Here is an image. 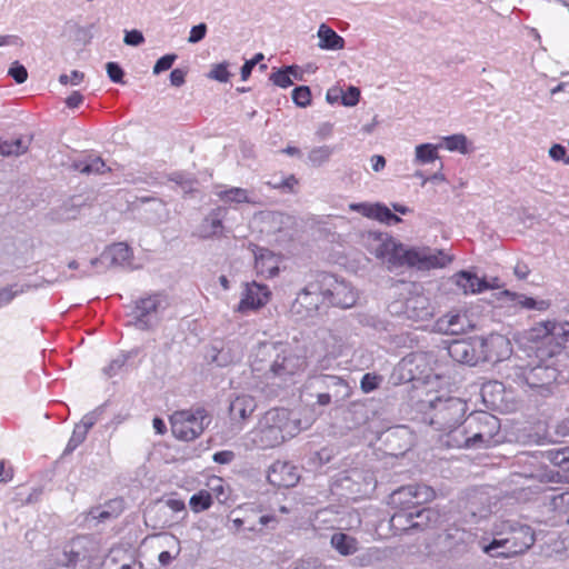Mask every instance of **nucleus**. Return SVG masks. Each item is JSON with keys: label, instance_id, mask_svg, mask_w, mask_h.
<instances>
[{"label": "nucleus", "instance_id": "5", "mask_svg": "<svg viewBox=\"0 0 569 569\" xmlns=\"http://www.w3.org/2000/svg\"><path fill=\"white\" fill-rule=\"evenodd\" d=\"M492 540L482 545L485 553L498 558H511L527 551L535 543L532 528L517 519L499 520L492 529Z\"/></svg>", "mask_w": 569, "mask_h": 569}, {"label": "nucleus", "instance_id": "54", "mask_svg": "<svg viewBox=\"0 0 569 569\" xmlns=\"http://www.w3.org/2000/svg\"><path fill=\"white\" fill-rule=\"evenodd\" d=\"M177 58L178 56L174 53L164 54L161 58H159L153 66V74H159L166 70H169L177 60Z\"/></svg>", "mask_w": 569, "mask_h": 569}, {"label": "nucleus", "instance_id": "2", "mask_svg": "<svg viewBox=\"0 0 569 569\" xmlns=\"http://www.w3.org/2000/svg\"><path fill=\"white\" fill-rule=\"evenodd\" d=\"M303 366L305 360L283 342H260L251 353V372L267 386L286 385Z\"/></svg>", "mask_w": 569, "mask_h": 569}, {"label": "nucleus", "instance_id": "8", "mask_svg": "<svg viewBox=\"0 0 569 569\" xmlns=\"http://www.w3.org/2000/svg\"><path fill=\"white\" fill-rule=\"evenodd\" d=\"M506 371L507 379L520 387H528L543 397L551 393L552 387L559 378V371L549 363L527 367L516 358L507 361Z\"/></svg>", "mask_w": 569, "mask_h": 569}, {"label": "nucleus", "instance_id": "57", "mask_svg": "<svg viewBox=\"0 0 569 569\" xmlns=\"http://www.w3.org/2000/svg\"><path fill=\"white\" fill-rule=\"evenodd\" d=\"M106 70L109 79L114 83H122L124 72L122 68L117 62H108L106 64Z\"/></svg>", "mask_w": 569, "mask_h": 569}, {"label": "nucleus", "instance_id": "3", "mask_svg": "<svg viewBox=\"0 0 569 569\" xmlns=\"http://www.w3.org/2000/svg\"><path fill=\"white\" fill-rule=\"evenodd\" d=\"M546 460L553 466L559 467L567 475H560L559 471L549 469L546 466L530 463L529 468H523L520 472H513L510 476V482L520 486L515 491V498L526 502L532 500L543 490V483H553L560 481L569 482V447L557 450H548L541 453Z\"/></svg>", "mask_w": 569, "mask_h": 569}, {"label": "nucleus", "instance_id": "53", "mask_svg": "<svg viewBox=\"0 0 569 569\" xmlns=\"http://www.w3.org/2000/svg\"><path fill=\"white\" fill-rule=\"evenodd\" d=\"M208 78L217 80L219 82H228L230 72L228 71V63L222 62L214 64L208 74Z\"/></svg>", "mask_w": 569, "mask_h": 569}, {"label": "nucleus", "instance_id": "29", "mask_svg": "<svg viewBox=\"0 0 569 569\" xmlns=\"http://www.w3.org/2000/svg\"><path fill=\"white\" fill-rule=\"evenodd\" d=\"M256 408L257 401L252 396L239 395L230 402V418L233 421H244L253 413Z\"/></svg>", "mask_w": 569, "mask_h": 569}, {"label": "nucleus", "instance_id": "20", "mask_svg": "<svg viewBox=\"0 0 569 569\" xmlns=\"http://www.w3.org/2000/svg\"><path fill=\"white\" fill-rule=\"evenodd\" d=\"M268 481L276 487L290 488L298 483V469L286 461L273 462L268 470Z\"/></svg>", "mask_w": 569, "mask_h": 569}, {"label": "nucleus", "instance_id": "60", "mask_svg": "<svg viewBox=\"0 0 569 569\" xmlns=\"http://www.w3.org/2000/svg\"><path fill=\"white\" fill-rule=\"evenodd\" d=\"M123 42L127 46L138 47L144 42V37L139 30H130L124 32Z\"/></svg>", "mask_w": 569, "mask_h": 569}, {"label": "nucleus", "instance_id": "61", "mask_svg": "<svg viewBox=\"0 0 569 569\" xmlns=\"http://www.w3.org/2000/svg\"><path fill=\"white\" fill-rule=\"evenodd\" d=\"M207 33V26L204 23H199L197 26H193L190 30L188 41L190 43H197L201 41Z\"/></svg>", "mask_w": 569, "mask_h": 569}, {"label": "nucleus", "instance_id": "17", "mask_svg": "<svg viewBox=\"0 0 569 569\" xmlns=\"http://www.w3.org/2000/svg\"><path fill=\"white\" fill-rule=\"evenodd\" d=\"M269 298L270 290L267 286L257 283L256 281L246 283L236 311L246 313L248 311L260 309L268 303Z\"/></svg>", "mask_w": 569, "mask_h": 569}, {"label": "nucleus", "instance_id": "40", "mask_svg": "<svg viewBox=\"0 0 569 569\" xmlns=\"http://www.w3.org/2000/svg\"><path fill=\"white\" fill-rule=\"evenodd\" d=\"M73 168L86 174H101L109 170L104 163V161L100 157H88L83 160L76 161L73 163Z\"/></svg>", "mask_w": 569, "mask_h": 569}, {"label": "nucleus", "instance_id": "41", "mask_svg": "<svg viewBox=\"0 0 569 569\" xmlns=\"http://www.w3.org/2000/svg\"><path fill=\"white\" fill-rule=\"evenodd\" d=\"M466 317L461 315H447L438 321V328L449 335H458L465 330Z\"/></svg>", "mask_w": 569, "mask_h": 569}, {"label": "nucleus", "instance_id": "64", "mask_svg": "<svg viewBox=\"0 0 569 569\" xmlns=\"http://www.w3.org/2000/svg\"><path fill=\"white\" fill-rule=\"evenodd\" d=\"M293 569H327V568L319 560L311 559V560H306V561L303 560V561L297 562L296 566L293 567Z\"/></svg>", "mask_w": 569, "mask_h": 569}, {"label": "nucleus", "instance_id": "25", "mask_svg": "<svg viewBox=\"0 0 569 569\" xmlns=\"http://www.w3.org/2000/svg\"><path fill=\"white\" fill-rule=\"evenodd\" d=\"M131 257V249L123 242L110 246L100 257L93 258L90 261L91 267L98 264L109 266H123Z\"/></svg>", "mask_w": 569, "mask_h": 569}, {"label": "nucleus", "instance_id": "45", "mask_svg": "<svg viewBox=\"0 0 569 569\" xmlns=\"http://www.w3.org/2000/svg\"><path fill=\"white\" fill-rule=\"evenodd\" d=\"M438 159L437 147L431 143H422L416 147V161L426 164Z\"/></svg>", "mask_w": 569, "mask_h": 569}, {"label": "nucleus", "instance_id": "18", "mask_svg": "<svg viewBox=\"0 0 569 569\" xmlns=\"http://www.w3.org/2000/svg\"><path fill=\"white\" fill-rule=\"evenodd\" d=\"M435 308L429 297L423 292L415 290L403 303V313L408 319L415 321L428 320L433 316Z\"/></svg>", "mask_w": 569, "mask_h": 569}, {"label": "nucleus", "instance_id": "55", "mask_svg": "<svg viewBox=\"0 0 569 569\" xmlns=\"http://www.w3.org/2000/svg\"><path fill=\"white\" fill-rule=\"evenodd\" d=\"M305 390H306V392H307L310 397H315V398H316V402H317V405H319V406L325 407V406L330 405V403L333 401V399H332V397L330 396V393H329V392H327L325 389H319V390H318V389H307V388L305 387Z\"/></svg>", "mask_w": 569, "mask_h": 569}, {"label": "nucleus", "instance_id": "9", "mask_svg": "<svg viewBox=\"0 0 569 569\" xmlns=\"http://www.w3.org/2000/svg\"><path fill=\"white\" fill-rule=\"evenodd\" d=\"M211 422V418L202 408L176 411L170 417L171 432L182 441L197 439Z\"/></svg>", "mask_w": 569, "mask_h": 569}, {"label": "nucleus", "instance_id": "38", "mask_svg": "<svg viewBox=\"0 0 569 569\" xmlns=\"http://www.w3.org/2000/svg\"><path fill=\"white\" fill-rule=\"evenodd\" d=\"M505 386L499 381H489L481 387V397L486 403L497 407L503 401Z\"/></svg>", "mask_w": 569, "mask_h": 569}, {"label": "nucleus", "instance_id": "63", "mask_svg": "<svg viewBox=\"0 0 569 569\" xmlns=\"http://www.w3.org/2000/svg\"><path fill=\"white\" fill-rule=\"evenodd\" d=\"M100 569H130L129 563L119 565L113 555H108L101 563Z\"/></svg>", "mask_w": 569, "mask_h": 569}, {"label": "nucleus", "instance_id": "11", "mask_svg": "<svg viewBox=\"0 0 569 569\" xmlns=\"http://www.w3.org/2000/svg\"><path fill=\"white\" fill-rule=\"evenodd\" d=\"M322 292L323 289L320 279L316 282L308 283L291 303V316L296 317L298 320H302L316 315L320 305L326 302Z\"/></svg>", "mask_w": 569, "mask_h": 569}, {"label": "nucleus", "instance_id": "36", "mask_svg": "<svg viewBox=\"0 0 569 569\" xmlns=\"http://www.w3.org/2000/svg\"><path fill=\"white\" fill-rule=\"evenodd\" d=\"M411 515L413 517L411 528L418 530L435 527L440 520L439 512L432 508H422L417 511H411Z\"/></svg>", "mask_w": 569, "mask_h": 569}, {"label": "nucleus", "instance_id": "7", "mask_svg": "<svg viewBox=\"0 0 569 569\" xmlns=\"http://www.w3.org/2000/svg\"><path fill=\"white\" fill-rule=\"evenodd\" d=\"M419 408L423 413V421L435 430L446 433V440L453 430L459 429L467 412V402L453 396H435L421 400Z\"/></svg>", "mask_w": 569, "mask_h": 569}, {"label": "nucleus", "instance_id": "62", "mask_svg": "<svg viewBox=\"0 0 569 569\" xmlns=\"http://www.w3.org/2000/svg\"><path fill=\"white\" fill-rule=\"evenodd\" d=\"M549 156L555 161H563L566 163L567 149L562 144L556 143L549 149Z\"/></svg>", "mask_w": 569, "mask_h": 569}, {"label": "nucleus", "instance_id": "52", "mask_svg": "<svg viewBox=\"0 0 569 569\" xmlns=\"http://www.w3.org/2000/svg\"><path fill=\"white\" fill-rule=\"evenodd\" d=\"M382 381V378L376 373H366L360 381V388L365 393L376 390Z\"/></svg>", "mask_w": 569, "mask_h": 569}, {"label": "nucleus", "instance_id": "46", "mask_svg": "<svg viewBox=\"0 0 569 569\" xmlns=\"http://www.w3.org/2000/svg\"><path fill=\"white\" fill-rule=\"evenodd\" d=\"M29 286L11 284L0 289V308L8 306L17 296L27 291Z\"/></svg>", "mask_w": 569, "mask_h": 569}, {"label": "nucleus", "instance_id": "42", "mask_svg": "<svg viewBox=\"0 0 569 569\" xmlns=\"http://www.w3.org/2000/svg\"><path fill=\"white\" fill-rule=\"evenodd\" d=\"M333 152L335 148L331 146L315 147L308 153V163L311 167H321L330 160Z\"/></svg>", "mask_w": 569, "mask_h": 569}, {"label": "nucleus", "instance_id": "32", "mask_svg": "<svg viewBox=\"0 0 569 569\" xmlns=\"http://www.w3.org/2000/svg\"><path fill=\"white\" fill-rule=\"evenodd\" d=\"M317 37L318 47L322 50H341L345 47V39L326 23L319 26Z\"/></svg>", "mask_w": 569, "mask_h": 569}, {"label": "nucleus", "instance_id": "31", "mask_svg": "<svg viewBox=\"0 0 569 569\" xmlns=\"http://www.w3.org/2000/svg\"><path fill=\"white\" fill-rule=\"evenodd\" d=\"M349 479L357 486L350 489L351 492L359 497H370L377 487V478L371 471H353Z\"/></svg>", "mask_w": 569, "mask_h": 569}, {"label": "nucleus", "instance_id": "21", "mask_svg": "<svg viewBox=\"0 0 569 569\" xmlns=\"http://www.w3.org/2000/svg\"><path fill=\"white\" fill-rule=\"evenodd\" d=\"M449 281L457 287L462 295L481 293L491 287L486 279H480L476 273L469 270H461L452 274Z\"/></svg>", "mask_w": 569, "mask_h": 569}, {"label": "nucleus", "instance_id": "43", "mask_svg": "<svg viewBox=\"0 0 569 569\" xmlns=\"http://www.w3.org/2000/svg\"><path fill=\"white\" fill-rule=\"evenodd\" d=\"M129 358V353L121 352L117 355L106 367L102 368L103 376L107 378H113L121 373Z\"/></svg>", "mask_w": 569, "mask_h": 569}, {"label": "nucleus", "instance_id": "47", "mask_svg": "<svg viewBox=\"0 0 569 569\" xmlns=\"http://www.w3.org/2000/svg\"><path fill=\"white\" fill-rule=\"evenodd\" d=\"M296 71V66H288L283 69H278L270 74V81L280 88H288L293 84L290 78V72Z\"/></svg>", "mask_w": 569, "mask_h": 569}, {"label": "nucleus", "instance_id": "1", "mask_svg": "<svg viewBox=\"0 0 569 569\" xmlns=\"http://www.w3.org/2000/svg\"><path fill=\"white\" fill-rule=\"evenodd\" d=\"M363 247L389 269L408 266L418 270L445 268L452 262L453 256L442 249L430 247L406 248L397 243L388 233L366 231L361 234Z\"/></svg>", "mask_w": 569, "mask_h": 569}, {"label": "nucleus", "instance_id": "51", "mask_svg": "<svg viewBox=\"0 0 569 569\" xmlns=\"http://www.w3.org/2000/svg\"><path fill=\"white\" fill-rule=\"evenodd\" d=\"M550 507L558 513H569V491L553 496L550 499Z\"/></svg>", "mask_w": 569, "mask_h": 569}, {"label": "nucleus", "instance_id": "16", "mask_svg": "<svg viewBox=\"0 0 569 569\" xmlns=\"http://www.w3.org/2000/svg\"><path fill=\"white\" fill-rule=\"evenodd\" d=\"M307 389H325L330 393L336 403L343 402L351 395V389L346 380L332 375H318L310 377L306 382Z\"/></svg>", "mask_w": 569, "mask_h": 569}, {"label": "nucleus", "instance_id": "15", "mask_svg": "<svg viewBox=\"0 0 569 569\" xmlns=\"http://www.w3.org/2000/svg\"><path fill=\"white\" fill-rule=\"evenodd\" d=\"M481 362H499L511 359L510 341L502 335H490L487 338H478Z\"/></svg>", "mask_w": 569, "mask_h": 569}, {"label": "nucleus", "instance_id": "56", "mask_svg": "<svg viewBox=\"0 0 569 569\" xmlns=\"http://www.w3.org/2000/svg\"><path fill=\"white\" fill-rule=\"evenodd\" d=\"M360 90L350 86L346 92L342 91L341 103L346 107H355L359 102Z\"/></svg>", "mask_w": 569, "mask_h": 569}, {"label": "nucleus", "instance_id": "30", "mask_svg": "<svg viewBox=\"0 0 569 569\" xmlns=\"http://www.w3.org/2000/svg\"><path fill=\"white\" fill-rule=\"evenodd\" d=\"M122 510H123L122 500L113 499V500H110L104 506H99V507L92 508L88 512V515L86 517V521L88 523L104 522L109 519L117 518L122 512Z\"/></svg>", "mask_w": 569, "mask_h": 569}, {"label": "nucleus", "instance_id": "37", "mask_svg": "<svg viewBox=\"0 0 569 569\" xmlns=\"http://www.w3.org/2000/svg\"><path fill=\"white\" fill-rule=\"evenodd\" d=\"M330 543L332 548L341 556H350L357 552L358 540L345 532H336L331 536Z\"/></svg>", "mask_w": 569, "mask_h": 569}, {"label": "nucleus", "instance_id": "49", "mask_svg": "<svg viewBox=\"0 0 569 569\" xmlns=\"http://www.w3.org/2000/svg\"><path fill=\"white\" fill-rule=\"evenodd\" d=\"M212 505L211 495L207 491H200L190 498V506L193 511H203Z\"/></svg>", "mask_w": 569, "mask_h": 569}, {"label": "nucleus", "instance_id": "26", "mask_svg": "<svg viewBox=\"0 0 569 569\" xmlns=\"http://www.w3.org/2000/svg\"><path fill=\"white\" fill-rule=\"evenodd\" d=\"M99 419V410H93L82 417L79 423L74 426L72 435L67 443L66 453L76 450L87 438L88 431L96 425Z\"/></svg>", "mask_w": 569, "mask_h": 569}, {"label": "nucleus", "instance_id": "12", "mask_svg": "<svg viewBox=\"0 0 569 569\" xmlns=\"http://www.w3.org/2000/svg\"><path fill=\"white\" fill-rule=\"evenodd\" d=\"M320 281L326 302L342 309H349L356 305L358 291L350 283L338 280L331 274H321Z\"/></svg>", "mask_w": 569, "mask_h": 569}, {"label": "nucleus", "instance_id": "10", "mask_svg": "<svg viewBox=\"0 0 569 569\" xmlns=\"http://www.w3.org/2000/svg\"><path fill=\"white\" fill-rule=\"evenodd\" d=\"M435 490L426 485H408L398 488L389 496V505L398 511H413L419 505L435 498Z\"/></svg>", "mask_w": 569, "mask_h": 569}, {"label": "nucleus", "instance_id": "33", "mask_svg": "<svg viewBox=\"0 0 569 569\" xmlns=\"http://www.w3.org/2000/svg\"><path fill=\"white\" fill-rule=\"evenodd\" d=\"M325 351L328 356L337 357L342 352L346 335L339 329H326L321 333Z\"/></svg>", "mask_w": 569, "mask_h": 569}, {"label": "nucleus", "instance_id": "4", "mask_svg": "<svg viewBox=\"0 0 569 569\" xmlns=\"http://www.w3.org/2000/svg\"><path fill=\"white\" fill-rule=\"evenodd\" d=\"M313 420L291 419L287 409L273 408L268 410L248 433L252 446L259 449L274 448L287 439L307 430Z\"/></svg>", "mask_w": 569, "mask_h": 569}, {"label": "nucleus", "instance_id": "6", "mask_svg": "<svg viewBox=\"0 0 569 569\" xmlns=\"http://www.w3.org/2000/svg\"><path fill=\"white\" fill-rule=\"evenodd\" d=\"M499 419L486 411L469 415L459 429L453 430L445 445L450 448H487L499 442Z\"/></svg>", "mask_w": 569, "mask_h": 569}, {"label": "nucleus", "instance_id": "39", "mask_svg": "<svg viewBox=\"0 0 569 569\" xmlns=\"http://www.w3.org/2000/svg\"><path fill=\"white\" fill-rule=\"evenodd\" d=\"M31 138L24 140L17 138L14 140H1L0 139V156H21L24 154L30 146Z\"/></svg>", "mask_w": 569, "mask_h": 569}, {"label": "nucleus", "instance_id": "28", "mask_svg": "<svg viewBox=\"0 0 569 569\" xmlns=\"http://www.w3.org/2000/svg\"><path fill=\"white\" fill-rule=\"evenodd\" d=\"M213 193L220 201L228 204L254 203L251 192L244 188L218 186Z\"/></svg>", "mask_w": 569, "mask_h": 569}, {"label": "nucleus", "instance_id": "59", "mask_svg": "<svg viewBox=\"0 0 569 569\" xmlns=\"http://www.w3.org/2000/svg\"><path fill=\"white\" fill-rule=\"evenodd\" d=\"M84 79V73L78 70L71 71L70 74H61L59 77V82L61 84H71V86H78L80 84Z\"/></svg>", "mask_w": 569, "mask_h": 569}, {"label": "nucleus", "instance_id": "50", "mask_svg": "<svg viewBox=\"0 0 569 569\" xmlns=\"http://www.w3.org/2000/svg\"><path fill=\"white\" fill-rule=\"evenodd\" d=\"M292 100L293 102L300 107L306 108L311 102V91L307 86H300L292 90Z\"/></svg>", "mask_w": 569, "mask_h": 569}, {"label": "nucleus", "instance_id": "34", "mask_svg": "<svg viewBox=\"0 0 569 569\" xmlns=\"http://www.w3.org/2000/svg\"><path fill=\"white\" fill-rule=\"evenodd\" d=\"M389 557L388 549L380 547H370L365 549L353 559V565L357 567H370L383 562Z\"/></svg>", "mask_w": 569, "mask_h": 569}, {"label": "nucleus", "instance_id": "27", "mask_svg": "<svg viewBox=\"0 0 569 569\" xmlns=\"http://www.w3.org/2000/svg\"><path fill=\"white\" fill-rule=\"evenodd\" d=\"M226 214V209L218 207L210 211V213L201 221L197 229V236L202 239H209L222 233V220Z\"/></svg>", "mask_w": 569, "mask_h": 569}, {"label": "nucleus", "instance_id": "35", "mask_svg": "<svg viewBox=\"0 0 569 569\" xmlns=\"http://www.w3.org/2000/svg\"><path fill=\"white\" fill-rule=\"evenodd\" d=\"M503 295L508 297L510 301L513 302L515 307H519L521 309L545 311L550 307V302L547 300H537L535 298L527 297L521 293L511 292L509 290H506Z\"/></svg>", "mask_w": 569, "mask_h": 569}, {"label": "nucleus", "instance_id": "44", "mask_svg": "<svg viewBox=\"0 0 569 569\" xmlns=\"http://www.w3.org/2000/svg\"><path fill=\"white\" fill-rule=\"evenodd\" d=\"M412 520L411 511H396L390 519V527L395 532L408 531L412 529Z\"/></svg>", "mask_w": 569, "mask_h": 569}, {"label": "nucleus", "instance_id": "58", "mask_svg": "<svg viewBox=\"0 0 569 569\" xmlns=\"http://www.w3.org/2000/svg\"><path fill=\"white\" fill-rule=\"evenodd\" d=\"M8 73L17 83H23L28 78L27 69L17 61L12 63Z\"/></svg>", "mask_w": 569, "mask_h": 569}, {"label": "nucleus", "instance_id": "19", "mask_svg": "<svg viewBox=\"0 0 569 569\" xmlns=\"http://www.w3.org/2000/svg\"><path fill=\"white\" fill-rule=\"evenodd\" d=\"M448 355L457 362L476 366L481 362L478 338L451 342L448 347Z\"/></svg>", "mask_w": 569, "mask_h": 569}, {"label": "nucleus", "instance_id": "24", "mask_svg": "<svg viewBox=\"0 0 569 569\" xmlns=\"http://www.w3.org/2000/svg\"><path fill=\"white\" fill-rule=\"evenodd\" d=\"M254 253V269L264 278H273L279 273L280 258L271 250L257 247Z\"/></svg>", "mask_w": 569, "mask_h": 569}, {"label": "nucleus", "instance_id": "22", "mask_svg": "<svg viewBox=\"0 0 569 569\" xmlns=\"http://www.w3.org/2000/svg\"><path fill=\"white\" fill-rule=\"evenodd\" d=\"M349 209L361 213L362 216L378 220L387 224H397L401 218L396 216L387 206L382 203H350Z\"/></svg>", "mask_w": 569, "mask_h": 569}, {"label": "nucleus", "instance_id": "23", "mask_svg": "<svg viewBox=\"0 0 569 569\" xmlns=\"http://www.w3.org/2000/svg\"><path fill=\"white\" fill-rule=\"evenodd\" d=\"M260 510L254 505L239 506L237 509L231 511V516L241 515L242 521L244 522L246 530L251 532H260L261 529L269 522L274 520L273 516L261 515Z\"/></svg>", "mask_w": 569, "mask_h": 569}, {"label": "nucleus", "instance_id": "48", "mask_svg": "<svg viewBox=\"0 0 569 569\" xmlns=\"http://www.w3.org/2000/svg\"><path fill=\"white\" fill-rule=\"evenodd\" d=\"M468 140L463 134H452L443 138L445 148L449 151H458L462 154L468 153Z\"/></svg>", "mask_w": 569, "mask_h": 569}, {"label": "nucleus", "instance_id": "14", "mask_svg": "<svg viewBox=\"0 0 569 569\" xmlns=\"http://www.w3.org/2000/svg\"><path fill=\"white\" fill-rule=\"evenodd\" d=\"M169 306L168 297L163 293H154L137 301L134 307L136 326L139 329H148L152 326V319Z\"/></svg>", "mask_w": 569, "mask_h": 569}, {"label": "nucleus", "instance_id": "13", "mask_svg": "<svg viewBox=\"0 0 569 569\" xmlns=\"http://www.w3.org/2000/svg\"><path fill=\"white\" fill-rule=\"evenodd\" d=\"M529 340L542 342L550 347L549 355L553 356L561 349L566 341L563 327L556 321H542L533 326L529 331Z\"/></svg>", "mask_w": 569, "mask_h": 569}]
</instances>
